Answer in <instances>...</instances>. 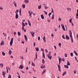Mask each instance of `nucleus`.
<instances>
[{"label": "nucleus", "mask_w": 78, "mask_h": 78, "mask_svg": "<svg viewBox=\"0 0 78 78\" xmlns=\"http://www.w3.org/2000/svg\"><path fill=\"white\" fill-rule=\"evenodd\" d=\"M12 43H13V38H12L11 39V41L10 43V46H11L12 45Z\"/></svg>", "instance_id": "f257e3e1"}, {"label": "nucleus", "mask_w": 78, "mask_h": 78, "mask_svg": "<svg viewBox=\"0 0 78 78\" xmlns=\"http://www.w3.org/2000/svg\"><path fill=\"white\" fill-rule=\"evenodd\" d=\"M30 33H31L32 36V37H34V31L30 32Z\"/></svg>", "instance_id": "f03ea898"}, {"label": "nucleus", "mask_w": 78, "mask_h": 78, "mask_svg": "<svg viewBox=\"0 0 78 78\" xmlns=\"http://www.w3.org/2000/svg\"><path fill=\"white\" fill-rule=\"evenodd\" d=\"M47 56L49 59H51L52 58V56L49 55H47Z\"/></svg>", "instance_id": "7ed1b4c3"}, {"label": "nucleus", "mask_w": 78, "mask_h": 78, "mask_svg": "<svg viewBox=\"0 0 78 78\" xmlns=\"http://www.w3.org/2000/svg\"><path fill=\"white\" fill-rule=\"evenodd\" d=\"M15 12L16 14L15 18L16 19H18V18H19V15H18V13L16 12Z\"/></svg>", "instance_id": "20e7f679"}, {"label": "nucleus", "mask_w": 78, "mask_h": 78, "mask_svg": "<svg viewBox=\"0 0 78 78\" xmlns=\"http://www.w3.org/2000/svg\"><path fill=\"white\" fill-rule=\"evenodd\" d=\"M61 26L64 31H66V29H65V28H64V26L63 24H62L61 25Z\"/></svg>", "instance_id": "39448f33"}, {"label": "nucleus", "mask_w": 78, "mask_h": 78, "mask_svg": "<svg viewBox=\"0 0 78 78\" xmlns=\"http://www.w3.org/2000/svg\"><path fill=\"white\" fill-rule=\"evenodd\" d=\"M41 69H44V68H45V66L44 65H42L41 66Z\"/></svg>", "instance_id": "423d86ee"}, {"label": "nucleus", "mask_w": 78, "mask_h": 78, "mask_svg": "<svg viewBox=\"0 0 78 78\" xmlns=\"http://www.w3.org/2000/svg\"><path fill=\"white\" fill-rule=\"evenodd\" d=\"M23 68V66L22 65H20V66L19 67V68L21 69H22Z\"/></svg>", "instance_id": "0eeeda50"}, {"label": "nucleus", "mask_w": 78, "mask_h": 78, "mask_svg": "<svg viewBox=\"0 0 78 78\" xmlns=\"http://www.w3.org/2000/svg\"><path fill=\"white\" fill-rule=\"evenodd\" d=\"M4 44V41H2L0 44L1 46H2V45H3Z\"/></svg>", "instance_id": "6e6552de"}, {"label": "nucleus", "mask_w": 78, "mask_h": 78, "mask_svg": "<svg viewBox=\"0 0 78 78\" xmlns=\"http://www.w3.org/2000/svg\"><path fill=\"white\" fill-rule=\"evenodd\" d=\"M13 4H14V5L15 7H17V3L16 2H13Z\"/></svg>", "instance_id": "1a4fd4ad"}, {"label": "nucleus", "mask_w": 78, "mask_h": 78, "mask_svg": "<svg viewBox=\"0 0 78 78\" xmlns=\"http://www.w3.org/2000/svg\"><path fill=\"white\" fill-rule=\"evenodd\" d=\"M58 66L59 71H60V72H61V66L59 65H58Z\"/></svg>", "instance_id": "9d476101"}, {"label": "nucleus", "mask_w": 78, "mask_h": 78, "mask_svg": "<svg viewBox=\"0 0 78 78\" xmlns=\"http://www.w3.org/2000/svg\"><path fill=\"white\" fill-rule=\"evenodd\" d=\"M46 72V69H44V70L42 72V75L44 73H45Z\"/></svg>", "instance_id": "9b49d317"}, {"label": "nucleus", "mask_w": 78, "mask_h": 78, "mask_svg": "<svg viewBox=\"0 0 78 78\" xmlns=\"http://www.w3.org/2000/svg\"><path fill=\"white\" fill-rule=\"evenodd\" d=\"M24 2H25V3H28L29 2V1L28 0H25Z\"/></svg>", "instance_id": "f8f14e48"}, {"label": "nucleus", "mask_w": 78, "mask_h": 78, "mask_svg": "<svg viewBox=\"0 0 78 78\" xmlns=\"http://www.w3.org/2000/svg\"><path fill=\"white\" fill-rule=\"evenodd\" d=\"M42 7V5H38V8L39 9H41V8Z\"/></svg>", "instance_id": "ddd939ff"}, {"label": "nucleus", "mask_w": 78, "mask_h": 78, "mask_svg": "<svg viewBox=\"0 0 78 78\" xmlns=\"http://www.w3.org/2000/svg\"><path fill=\"white\" fill-rule=\"evenodd\" d=\"M43 56L42 57L43 58H45V54H44V52H43L42 53Z\"/></svg>", "instance_id": "4468645a"}, {"label": "nucleus", "mask_w": 78, "mask_h": 78, "mask_svg": "<svg viewBox=\"0 0 78 78\" xmlns=\"http://www.w3.org/2000/svg\"><path fill=\"white\" fill-rule=\"evenodd\" d=\"M66 74H67V72L66 71H65L63 72V74H62V76H64Z\"/></svg>", "instance_id": "2eb2a0df"}, {"label": "nucleus", "mask_w": 78, "mask_h": 78, "mask_svg": "<svg viewBox=\"0 0 78 78\" xmlns=\"http://www.w3.org/2000/svg\"><path fill=\"white\" fill-rule=\"evenodd\" d=\"M44 38H43V39L44 42H46V40H45V36H44Z\"/></svg>", "instance_id": "dca6fc26"}, {"label": "nucleus", "mask_w": 78, "mask_h": 78, "mask_svg": "<svg viewBox=\"0 0 78 78\" xmlns=\"http://www.w3.org/2000/svg\"><path fill=\"white\" fill-rule=\"evenodd\" d=\"M28 24H29L30 27H31V23L30 21L29 20H28Z\"/></svg>", "instance_id": "f3484780"}, {"label": "nucleus", "mask_w": 78, "mask_h": 78, "mask_svg": "<svg viewBox=\"0 0 78 78\" xmlns=\"http://www.w3.org/2000/svg\"><path fill=\"white\" fill-rule=\"evenodd\" d=\"M73 52L75 53V55H76V56H78V53H77L76 52V51H73Z\"/></svg>", "instance_id": "a211bd4d"}, {"label": "nucleus", "mask_w": 78, "mask_h": 78, "mask_svg": "<svg viewBox=\"0 0 78 78\" xmlns=\"http://www.w3.org/2000/svg\"><path fill=\"white\" fill-rule=\"evenodd\" d=\"M41 17L42 19H44V15H41Z\"/></svg>", "instance_id": "6ab92c4d"}, {"label": "nucleus", "mask_w": 78, "mask_h": 78, "mask_svg": "<svg viewBox=\"0 0 78 78\" xmlns=\"http://www.w3.org/2000/svg\"><path fill=\"white\" fill-rule=\"evenodd\" d=\"M66 39H70V38H69V36H68V35H66Z\"/></svg>", "instance_id": "aec40b11"}, {"label": "nucleus", "mask_w": 78, "mask_h": 78, "mask_svg": "<svg viewBox=\"0 0 78 78\" xmlns=\"http://www.w3.org/2000/svg\"><path fill=\"white\" fill-rule=\"evenodd\" d=\"M17 34H18V36H20V34H21V33H20V31H19L18 32Z\"/></svg>", "instance_id": "412c9836"}, {"label": "nucleus", "mask_w": 78, "mask_h": 78, "mask_svg": "<svg viewBox=\"0 0 78 78\" xmlns=\"http://www.w3.org/2000/svg\"><path fill=\"white\" fill-rule=\"evenodd\" d=\"M62 38L64 39H66V37H64V35H62Z\"/></svg>", "instance_id": "4be33fe9"}, {"label": "nucleus", "mask_w": 78, "mask_h": 78, "mask_svg": "<svg viewBox=\"0 0 78 78\" xmlns=\"http://www.w3.org/2000/svg\"><path fill=\"white\" fill-rule=\"evenodd\" d=\"M22 6L23 9L25 8V6H26V5H25V4H23L22 5Z\"/></svg>", "instance_id": "5701e85b"}, {"label": "nucleus", "mask_w": 78, "mask_h": 78, "mask_svg": "<svg viewBox=\"0 0 78 78\" xmlns=\"http://www.w3.org/2000/svg\"><path fill=\"white\" fill-rule=\"evenodd\" d=\"M31 65L32 66H34V67H35V64L33 62H32Z\"/></svg>", "instance_id": "b1692460"}, {"label": "nucleus", "mask_w": 78, "mask_h": 78, "mask_svg": "<svg viewBox=\"0 0 78 78\" xmlns=\"http://www.w3.org/2000/svg\"><path fill=\"white\" fill-rule=\"evenodd\" d=\"M65 68H67V69H69V66H66L65 65H64Z\"/></svg>", "instance_id": "393cba45"}, {"label": "nucleus", "mask_w": 78, "mask_h": 78, "mask_svg": "<svg viewBox=\"0 0 78 78\" xmlns=\"http://www.w3.org/2000/svg\"><path fill=\"white\" fill-rule=\"evenodd\" d=\"M12 53V51H11L10 50L9 51V55H11Z\"/></svg>", "instance_id": "a878e982"}, {"label": "nucleus", "mask_w": 78, "mask_h": 78, "mask_svg": "<svg viewBox=\"0 0 78 78\" xmlns=\"http://www.w3.org/2000/svg\"><path fill=\"white\" fill-rule=\"evenodd\" d=\"M67 66H70V63H69V61H67Z\"/></svg>", "instance_id": "bb28decb"}, {"label": "nucleus", "mask_w": 78, "mask_h": 78, "mask_svg": "<svg viewBox=\"0 0 78 78\" xmlns=\"http://www.w3.org/2000/svg\"><path fill=\"white\" fill-rule=\"evenodd\" d=\"M36 51H39V48H38L37 47L36 48Z\"/></svg>", "instance_id": "cd10ccee"}, {"label": "nucleus", "mask_w": 78, "mask_h": 78, "mask_svg": "<svg viewBox=\"0 0 78 78\" xmlns=\"http://www.w3.org/2000/svg\"><path fill=\"white\" fill-rule=\"evenodd\" d=\"M51 19H52V20H53V19H54V13H53L52 14Z\"/></svg>", "instance_id": "c85d7f7f"}, {"label": "nucleus", "mask_w": 78, "mask_h": 78, "mask_svg": "<svg viewBox=\"0 0 78 78\" xmlns=\"http://www.w3.org/2000/svg\"><path fill=\"white\" fill-rule=\"evenodd\" d=\"M21 8H20V11H19V13H20V16H21Z\"/></svg>", "instance_id": "c756f323"}, {"label": "nucleus", "mask_w": 78, "mask_h": 78, "mask_svg": "<svg viewBox=\"0 0 78 78\" xmlns=\"http://www.w3.org/2000/svg\"><path fill=\"white\" fill-rule=\"evenodd\" d=\"M2 54L3 56H5V53L4 52H2Z\"/></svg>", "instance_id": "7c9ffc66"}, {"label": "nucleus", "mask_w": 78, "mask_h": 78, "mask_svg": "<svg viewBox=\"0 0 78 78\" xmlns=\"http://www.w3.org/2000/svg\"><path fill=\"white\" fill-rule=\"evenodd\" d=\"M73 52H71L70 53V55L71 56H73Z\"/></svg>", "instance_id": "2f4dec72"}, {"label": "nucleus", "mask_w": 78, "mask_h": 78, "mask_svg": "<svg viewBox=\"0 0 78 78\" xmlns=\"http://www.w3.org/2000/svg\"><path fill=\"white\" fill-rule=\"evenodd\" d=\"M42 62L43 64H45V61H44V59H43L42 60Z\"/></svg>", "instance_id": "473e14b6"}, {"label": "nucleus", "mask_w": 78, "mask_h": 78, "mask_svg": "<svg viewBox=\"0 0 78 78\" xmlns=\"http://www.w3.org/2000/svg\"><path fill=\"white\" fill-rule=\"evenodd\" d=\"M22 24L23 25L22 26L23 27H25V24L24 22H22Z\"/></svg>", "instance_id": "72a5a7b5"}, {"label": "nucleus", "mask_w": 78, "mask_h": 78, "mask_svg": "<svg viewBox=\"0 0 78 78\" xmlns=\"http://www.w3.org/2000/svg\"><path fill=\"white\" fill-rule=\"evenodd\" d=\"M0 66L1 67H2V68H3V65L2 63H1L0 64Z\"/></svg>", "instance_id": "f704fd0d"}, {"label": "nucleus", "mask_w": 78, "mask_h": 78, "mask_svg": "<svg viewBox=\"0 0 78 78\" xmlns=\"http://www.w3.org/2000/svg\"><path fill=\"white\" fill-rule=\"evenodd\" d=\"M44 8L45 9H47V5H45Z\"/></svg>", "instance_id": "c9c22d12"}, {"label": "nucleus", "mask_w": 78, "mask_h": 78, "mask_svg": "<svg viewBox=\"0 0 78 78\" xmlns=\"http://www.w3.org/2000/svg\"><path fill=\"white\" fill-rule=\"evenodd\" d=\"M2 75H5V74H6V73H5V72L4 71H3L2 72Z\"/></svg>", "instance_id": "e433bc0d"}, {"label": "nucleus", "mask_w": 78, "mask_h": 78, "mask_svg": "<svg viewBox=\"0 0 78 78\" xmlns=\"http://www.w3.org/2000/svg\"><path fill=\"white\" fill-rule=\"evenodd\" d=\"M35 56L36 59H37V53H36Z\"/></svg>", "instance_id": "4c0bfd02"}, {"label": "nucleus", "mask_w": 78, "mask_h": 78, "mask_svg": "<svg viewBox=\"0 0 78 78\" xmlns=\"http://www.w3.org/2000/svg\"><path fill=\"white\" fill-rule=\"evenodd\" d=\"M58 60L59 61H62V58H59Z\"/></svg>", "instance_id": "58836bf2"}, {"label": "nucleus", "mask_w": 78, "mask_h": 78, "mask_svg": "<svg viewBox=\"0 0 78 78\" xmlns=\"http://www.w3.org/2000/svg\"><path fill=\"white\" fill-rule=\"evenodd\" d=\"M51 12H50L48 14V16H49V17H50L51 16H50V15H51Z\"/></svg>", "instance_id": "ea45409f"}, {"label": "nucleus", "mask_w": 78, "mask_h": 78, "mask_svg": "<svg viewBox=\"0 0 78 78\" xmlns=\"http://www.w3.org/2000/svg\"><path fill=\"white\" fill-rule=\"evenodd\" d=\"M22 31H23V30H24V27L23 26H22Z\"/></svg>", "instance_id": "a19ab883"}, {"label": "nucleus", "mask_w": 78, "mask_h": 78, "mask_svg": "<svg viewBox=\"0 0 78 78\" xmlns=\"http://www.w3.org/2000/svg\"><path fill=\"white\" fill-rule=\"evenodd\" d=\"M44 12L45 14H46V15H47V12L45 11H44Z\"/></svg>", "instance_id": "79ce46f5"}, {"label": "nucleus", "mask_w": 78, "mask_h": 78, "mask_svg": "<svg viewBox=\"0 0 78 78\" xmlns=\"http://www.w3.org/2000/svg\"><path fill=\"white\" fill-rule=\"evenodd\" d=\"M11 78V75H9V76L8 77V78Z\"/></svg>", "instance_id": "37998d69"}, {"label": "nucleus", "mask_w": 78, "mask_h": 78, "mask_svg": "<svg viewBox=\"0 0 78 78\" xmlns=\"http://www.w3.org/2000/svg\"><path fill=\"white\" fill-rule=\"evenodd\" d=\"M69 34H70V35H72V31H70V30L69 31Z\"/></svg>", "instance_id": "c03bdc74"}, {"label": "nucleus", "mask_w": 78, "mask_h": 78, "mask_svg": "<svg viewBox=\"0 0 78 78\" xmlns=\"http://www.w3.org/2000/svg\"><path fill=\"white\" fill-rule=\"evenodd\" d=\"M51 12L52 13H53L54 12V11H53V8H51Z\"/></svg>", "instance_id": "a18cd8bd"}, {"label": "nucleus", "mask_w": 78, "mask_h": 78, "mask_svg": "<svg viewBox=\"0 0 78 78\" xmlns=\"http://www.w3.org/2000/svg\"><path fill=\"white\" fill-rule=\"evenodd\" d=\"M58 45L59 46V47H61V43H60L58 44Z\"/></svg>", "instance_id": "49530a36"}, {"label": "nucleus", "mask_w": 78, "mask_h": 78, "mask_svg": "<svg viewBox=\"0 0 78 78\" xmlns=\"http://www.w3.org/2000/svg\"><path fill=\"white\" fill-rule=\"evenodd\" d=\"M71 42L72 43L73 42V38H71Z\"/></svg>", "instance_id": "de8ad7c7"}, {"label": "nucleus", "mask_w": 78, "mask_h": 78, "mask_svg": "<svg viewBox=\"0 0 78 78\" xmlns=\"http://www.w3.org/2000/svg\"><path fill=\"white\" fill-rule=\"evenodd\" d=\"M41 51H42L43 52H44V49H42V48H41Z\"/></svg>", "instance_id": "09e8293b"}, {"label": "nucleus", "mask_w": 78, "mask_h": 78, "mask_svg": "<svg viewBox=\"0 0 78 78\" xmlns=\"http://www.w3.org/2000/svg\"><path fill=\"white\" fill-rule=\"evenodd\" d=\"M35 45H36V43L35 42H34V47H35Z\"/></svg>", "instance_id": "8fccbe9b"}, {"label": "nucleus", "mask_w": 78, "mask_h": 78, "mask_svg": "<svg viewBox=\"0 0 78 78\" xmlns=\"http://www.w3.org/2000/svg\"><path fill=\"white\" fill-rule=\"evenodd\" d=\"M26 53H27V51H28V49L27 48H26Z\"/></svg>", "instance_id": "3c124183"}, {"label": "nucleus", "mask_w": 78, "mask_h": 78, "mask_svg": "<svg viewBox=\"0 0 78 78\" xmlns=\"http://www.w3.org/2000/svg\"><path fill=\"white\" fill-rule=\"evenodd\" d=\"M20 58H21V59H23V57H22V56H20Z\"/></svg>", "instance_id": "603ef678"}, {"label": "nucleus", "mask_w": 78, "mask_h": 78, "mask_svg": "<svg viewBox=\"0 0 78 78\" xmlns=\"http://www.w3.org/2000/svg\"><path fill=\"white\" fill-rule=\"evenodd\" d=\"M19 9H17L16 10V12L17 13V12H19Z\"/></svg>", "instance_id": "864d4df0"}, {"label": "nucleus", "mask_w": 78, "mask_h": 78, "mask_svg": "<svg viewBox=\"0 0 78 78\" xmlns=\"http://www.w3.org/2000/svg\"><path fill=\"white\" fill-rule=\"evenodd\" d=\"M40 37H38V41H40Z\"/></svg>", "instance_id": "5fc2aeb1"}, {"label": "nucleus", "mask_w": 78, "mask_h": 78, "mask_svg": "<svg viewBox=\"0 0 78 78\" xmlns=\"http://www.w3.org/2000/svg\"><path fill=\"white\" fill-rule=\"evenodd\" d=\"M14 36H16V32H14Z\"/></svg>", "instance_id": "6e6d98bb"}, {"label": "nucleus", "mask_w": 78, "mask_h": 78, "mask_svg": "<svg viewBox=\"0 0 78 78\" xmlns=\"http://www.w3.org/2000/svg\"><path fill=\"white\" fill-rule=\"evenodd\" d=\"M62 61H63V62H64V61H65V58H63L62 59Z\"/></svg>", "instance_id": "4d7b16f0"}, {"label": "nucleus", "mask_w": 78, "mask_h": 78, "mask_svg": "<svg viewBox=\"0 0 78 78\" xmlns=\"http://www.w3.org/2000/svg\"><path fill=\"white\" fill-rule=\"evenodd\" d=\"M58 21H61V18H58Z\"/></svg>", "instance_id": "13d9d810"}, {"label": "nucleus", "mask_w": 78, "mask_h": 78, "mask_svg": "<svg viewBox=\"0 0 78 78\" xmlns=\"http://www.w3.org/2000/svg\"><path fill=\"white\" fill-rule=\"evenodd\" d=\"M48 55H50H50H51V52L50 51L49 52V54Z\"/></svg>", "instance_id": "bf43d9fd"}, {"label": "nucleus", "mask_w": 78, "mask_h": 78, "mask_svg": "<svg viewBox=\"0 0 78 78\" xmlns=\"http://www.w3.org/2000/svg\"><path fill=\"white\" fill-rule=\"evenodd\" d=\"M69 22L70 23H72V19H70L69 20Z\"/></svg>", "instance_id": "052dcab7"}, {"label": "nucleus", "mask_w": 78, "mask_h": 78, "mask_svg": "<svg viewBox=\"0 0 78 78\" xmlns=\"http://www.w3.org/2000/svg\"><path fill=\"white\" fill-rule=\"evenodd\" d=\"M3 7H0V9H1V10H3Z\"/></svg>", "instance_id": "680f3d73"}, {"label": "nucleus", "mask_w": 78, "mask_h": 78, "mask_svg": "<svg viewBox=\"0 0 78 78\" xmlns=\"http://www.w3.org/2000/svg\"><path fill=\"white\" fill-rule=\"evenodd\" d=\"M45 50L46 53H48V51L47 50V49H45Z\"/></svg>", "instance_id": "e2e57ef3"}, {"label": "nucleus", "mask_w": 78, "mask_h": 78, "mask_svg": "<svg viewBox=\"0 0 78 78\" xmlns=\"http://www.w3.org/2000/svg\"><path fill=\"white\" fill-rule=\"evenodd\" d=\"M65 56L66 58L67 57V54H65Z\"/></svg>", "instance_id": "0e129e2a"}, {"label": "nucleus", "mask_w": 78, "mask_h": 78, "mask_svg": "<svg viewBox=\"0 0 78 78\" xmlns=\"http://www.w3.org/2000/svg\"><path fill=\"white\" fill-rule=\"evenodd\" d=\"M51 36H52V37H54V35L53 34H51Z\"/></svg>", "instance_id": "69168bd1"}, {"label": "nucleus", "mask_w": 78, "mask_h": 78, "mask_svg": "<svg viewBox=\"0 0 78 78\" xmlns=\"http://www.w3.org/2000/svg\"><path fill=\"white\" fill-rule=\"evenodd\" d=\"M70 37H71V39L72 38V35H70Z\"/></svg>", "instance_id": "338daca9"}, {"label": "nucleus", "mask_w": 78, "mask_h": 78, "mask_svg": "<svg viewBox=\"0 0 78 78\" xmlns=\"http://www.w3.org/2000/svg\"><path fill=\"white\" fill-rule=\"evenodd\" d=\"M76 16H78V13H76Z\"/></svg>", "instance_id": "774afa93"}]
</instances>
